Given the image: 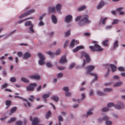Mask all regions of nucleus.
<instances>
[{"mask_svg": "<svg viewBox=\"0 0 125 125\" xmlns=\"http://www.w3.org/2000/svg\"><path fill=\"white\" fill-rule=\"evenodd\" d=\"M10 81L13 83L15 82L16 81V78L14 77H11L10 78Z\"/></svg>", "mask_w": 125, "mask_h": 125, "instance_id": "de8ad7c7", "label": "nucleus"}, {"mask_svg": "<svg viewBox=\"0 0 125 125\" xmlns=\"http://www.w3.org/2000/svg\"><path fill=\"white\" fill-rule=\"evenodd\" d=\"M81 57L83 58L84 56L85 58L86 62L89 63L90 61V59L89 57V55L85 52H81ZM86 61L85 59L83 60V62L82 66H84L85 64Z\"/></svg>", "mask_w": 125, "mask_h": 125, "instance_id": "7ed1b4c3", "label": "nucleus"}, {"mask_svg": "<svg viewBox=\"0 0 125 125\" xmlns=\"http://www.w3.org/2000/svg\"><path fill=\"white\" fill-rule=\"evenodd\" d=\"M17 109V107H15L12 108L10 110V113L9 114V115H11L12 113L16 111Z\"/></svg>", "mask_w": 125, "mask_h": 125, "instance_id": "393cba45", "label": "nucleus"}, {"mask_svg": "<svg viewBox=\"0 0 125 125\" xmlns=\"http://www.w3.org/2000/svg\"><path fill=\"white\" fill-rule=\"evenodd\" d=\"M11 103V101L9 100L5 102L6 105L8 106H9L10 105Z\"/></svg>", "mask_w": 125, "mask_h": 125, "instance_id": "a19ab883", "label": "nucleus"}, {"mask_svg": "<svg viewBox=\"0 0 125 125\" xmlns=\"http://www.w3.org/2000/svg\"><path fill=\"white\" fill-rule=\"evenodd\" d=\"M63 76V74L61 73H58L57 75V77L58 78L62 77Z\"/></svg>", "mask_w": 125, "mask_h": 125, "instance_id": "5fc2aeb1", "label": "nucleus"}, {"mask_svg": "<svg viewBox=\"0 0 125 125\" xmlns=\"http://www.w3.org/2000/svg\"><path fill=\"white\" fill-rule=\"evenodd\" d=\"M46 14H44L42 15H41L39 19V20L42 21V20L43 19L45 15Z\"/></svg>", "mask_w": 125, "mask_h": 125, "instance_id": "13d9d810", "label": "nucleus"}, {"mask_svg": "<svg viewBox=\"0 0 125 125\" xmlns=\"http://www.w3.org/2000/svg\"><path fill=\"white\" fill-rule=\"evenodd\" d=\"M35 12L34 10L33 9L30 10L28 11H26L24 13L22 14L19 17V19L22 18L27 16L31 14V13Z\"/></svg>", "mask_w": 125, "mask_h": 125, "instance_id": "39448f33", "label": "nucleus"}, {"mask_svg": "<svg viewBox=\"0 0 125 125\" xmlns=\"http://www.w3.org/2000/svg\"><path fill=\"white\" fill-rule=\"evenodd\" d=\"M74 63H72L69 66V68L70 69L72 68L74 66Z\"/></svg>", "mask_w": 125, "mask_h": 125, "instance_id": "69168bd1", "label": "nucleus"}, {"mask_svg": "<svg viewBox=\"0 0 125 125\" xmlns=\"http://www.w3.org/2000/svg\"><path fill=\"white\" fill-rule=\"evenodd\" d=\"M16 30H14L13 31L10 32L9 33V34L7 35V38H8L10 36H11L12 35L13 33H14L16 31Z\"/></svg>", "mask_w": 125, "mask_h": 125, "instance_id": "37998d69", "label": "nucleus"}, {"mask_svg": "<svg viewBox=\"0 0 125 125\" xmlns=\"http://www.w3.org/2000/svg\"><path fill=\"white\" fill-rule=\"evenodd\" d=\"M91 75H93L94 76V80H96L98 79V76L97 75H96L95 73H93L92 74H91Z\"/></svg>", "mask_w": 125, "mask_h": 125, "instance_id": "c03bdc74", "label": "nucleus"}, {"mask_svg": "<svg viewBox=\"0 0 125 125\" xmlns=\"http://www.w3.org/2000/svg\"><path fill=\"white\" fill-rule=\"evenodd\" d=\"M93 109L92 108L87 111L86 116L87 117L89 116L92 115L93 113Z\"/></svg>", "mask_w": 125, "mask_h": 125, "instance_id": "6ab92c4d", "label": "nucleus"}, {"mask_svg": "<svg viewBox=\"0 0 125 125\" xmlns=\"http://www.w3.org/2000/svg\"><path fill=\"white\" fill-rule=\"evenodd\" d=\"M63 90L66 92H68L69 91V88L67 87H65L63 88Z\"/></svg>", "mask_w": 125, "mask_h": 125, "instance_id": "a18cd8bd", "label": "nucleus"}, {"mask_svg": "<svg viewBox=\"0 0 125 125\" xmlns=\"http://www.w3.org/2000/svg\"><path fill=\"white\" fill-rule=\"evenodd\" d=\"M115 105V108L117 109H120L123 107L122 104L120 102H119L118 104Z\"/></svg>", "mask_w": 125, "mask_h": 125, "instance_id": "ddd939ff", "label": "nucleus"}, {"mask_svg": "<svg viewBox=\"0 0 125 125\" xmlns=\"http://www.w3.org/2000/svg\"><path fill=\"white\" fill-rule=\"evenodd\" d=\"M51 18L53 23L55 24H56L57 21L56 17L54 15H52L51 16Z\"/></svg>", "mask_w": 125, "mask_h": 125, "instance_id": "a211bd4d", "label": "nucleus"}, {"mask_svg": "<svg viewBox=\"0 0 125 125\" xmlns=\"http://www.w3.org/2000/svg\"><path fill=\"white\" fill-rule=\"evenodd\" d=\"M42 97L43 99H46L49 97V94H44L43 95Z\"/></svg>", "mask_w": 125, "mask_h": 125, "instance_id": "79ce46f5", "label": "nucleus"}, {"mask_svg": "<svg viewBox=\"0 0 125 125\" xmlns=\"http://www.w3.org/2000/svg\"><path fill=\"white\" fill-rule=\"evenodd\" d=\"M119 21L117 19H115L113 20V22L112 23V25H115Z\"/></svg>", "mask_w": 125, "mask_h": 125, "instance_id": "09e8293b", "label": "nucleus"}, {"mask_svg": "<svg viewBox=\"0 0 125 125\" xmlns=\"http://www.w3.org/2000/svg\"><path fill=\"white\" fill-rule=\"evenodd\" d=\"M104 120L106 121L108 120L109 119V118L106 116H104L103 118Z\"/></svg>", "mask_w": 125, "mask_h": 125, "instance_id": "052dcab7", "label": "nucleus"}, {"mask_svg": "<svg viewBox=\"0 0 125 125\" xmlns=\"http://www.w3.org/2000/svg\"><path fill=\"white\" fill-rule=\"evenodd\" d=\"M108 42V40H104L103 42H102V44L104 45L105 46H107Z\"/></svg>", "mask_w": 125, "mask_h": 125, "instance_id": "bb28decb", "label": "nucleus"}, {"mask_svg": "<svg viewBox=\"0 0 125 125\" xmlns=\"http://www.w3.org/2000/svg\"><path fill=\"white\" fill-rule=\"evenodd\" d=\"M92 43L94 44V46H90L89 48L92 51L100 52L103 50V49L97 44V42L95 41H92Z\"/></svg>", "mask_w": 125, "mask_h": 125, "instance_id": "f257e3e1", "label": "nucleus"}, {"mask_svg": "<svg viewBox=\"0 0 125 125\" xmlns=\"http://www.w3.org/2000/svg\"><path fill=\"white\" fill-rule=\"evenodd\" d=\"M31 18H27L25 19H23V20H21L20 21H18V22L19 23L21 24V23H22L24 21L26 20H28L29 19H31Z\"/></svg>", "mask_w": 125, "mask_h": 125, "instance_id": "7c9ffc66", "label": "nucleus"}, {"mask_svg": "<svg viewBox=\"0 0 125 125\" xmlns=\"http://www.w3.org/2000/svg\"><path fill=\"white\" fill-rule=\"evenodd\" d=\"M58 118L59 122H62L63 121L62 117L61 115H59L58 116Z\"/></svg>", "mask_w": 125, "mask_h": 125, "instance_id": "ea45409f", "label": "nucleus"}, {"mask_svg": "<svg viewBox=\"0 0 125 125\" xmlns=\"http://www.w3.org/2000/svg\"><path fill=\"white\" fill-rule=\"evenodd\" d=\"M47 53L49 55L51 56V57H52L53 55V54H52V52L50 51H49L47 52Z\"/></svg>", "mask_w": 125, "mask_h": 125, "instance_id": "0e129e2a", "label": "nucleus"}, {"mask_svg": "<svg viewBox=\"0 0 125 125\" xmlns=\"http://www.w3.org/2000/svg\"><path fill=\"white\" fill-rule=\"evenodd\" d=\"M122 82H118L113 85V87H117L120 86L122 84Z\"/></svg>", "mask_w": 125, "mask_h": 125, "instance_id": "412c9836", "label": "nucleus"}, {"mask_svg": "<svg viewBox=\"0 0 125 125\" xmlns=\"http://www.w3.org/2000/svg\"><path fill=\"white\" fill-rule=\"evenodd\" d=\"M90 21L88 19V17L87 15H84L82 16L81 19L78 23L80 26H82L86 24H89Z\"/></svg>", "mask_w": 125, "mask_h": 125, "instance_id": "f03ea898", "label": "nucleus"}, {"mask_svg": "<svg viewBox=\"0 0 125 125\" xmlns=\"http://www.w3.org/2000/svg\"><path fill=\"white\" fill-rule=\"evenodd\" d=\"M107 19V17L102 18L101 19V22L103 24H104L105 23V21Z\"/></svg>", "mask_w": 125, "mask_h": 125, "instance_id": "473e14b6", "label": "nucleus"}, {"mask_svg": "<svg viewBox=\"0 0 125 125\" xmlns=\"http://www.w3.org/2000/svg\"><path fill=\"white\" fill-rule=\"evenodd\" d=\"M106 125H111L112 124V122L108 120L105 121Z\"/></svg>", "mask_w": 125, "mask_h": 125, "instance_id": "58836bf2", "label": "nucleus"}, {"mask_svg": "<svg viewBox=\"0 0 125 125\" xmlns=\"http://www.w3.org/2000/svg\"><path fill=\"white\" fill-rule=\"evenodd\" d=\"M8 86L7 84L6 83H5L1 86V88L2 89H4L7 87Z\"/></svg>", "mask_w": 125, "mask_h": 125, "instance_id": "864d4df0", "label": "nucleus"}, {"mask_svg": "<svg viewBox=\"0 0 125 125\" xmlns=\"http://www.w3.org/2000/svg\"><path fill=\"white\" fill-rule=\"evenodd\" d=\"M38 56L39 58L38 61V63L39 64L42 65L44 63V60L45 59V56L41 53L38 54Z\"/></svg>", "mask_w": 125, "mask_h": 125, "instance_id": "20e7f679", "label": "nucleus"}, {"mask_svg": "<svg viewBox=\"0 0 125 125\" xmlns=\"http://www.w3.org/2000/svg\"><path fill=\"white\" fill-rule=\"evenodd\" d=\"M3 75L4 77H6L7 76V73L6 72V71L5 70H4L3 71Z\"/></svg>", "mask_w": 125, "mask_h": 125, "instance_id": "338daca9", "label": "nucleus"}, {"mask_svg": "<svg viewBox=\"0 0 125 125\" xmlns=\"http://www.w3.org/2000/svg\"><path fill=\"white\" fill-rule=\"evenodd\" d=\"M32 25L31 24V22L30 21H26L24 24L25 26H31Z\"/></svg>", "mask_w": 125, "mask_h": 125, "instance_id": "cd10ccee", "label": "nucleus"}, {"mask_svg": "<svg viewBox=\"0 0 125 125\" xmlns=\"http://www.w3.org/2000/svg\"><path fill=\"white\" fill-rule=\"evenodd\" d=\"M106 4V3L103 1H101L96 7L97 9L99 10L102 8Z\"/></svg>", "mask_w": 125, "mask_h": 125, "instance_id": "9d476101", "label": "nucleus"}, {"mask_svg": "<svg viewBox=\"0 0 125 125\" xmlns=\"http://www.w3.org/2000/svg\"><path fill=\"white\" fill-rule=\"evenodd\" d=\"M72 19L73 16L72 15H68L65 17L64 19V21L66 22L69 23L72 21Z\"/></svg>", "mask_w": 125, "mask_h": 125, "instance_id": "1a4fd4ad", "label": "nucleus"}, {"mask_svg": "<svg viewBox=\"0 0 125 125\" xmlns=\"http://www.w3.org/2000/svg\"><path fill=\"white\" fill-rule=\"evenodd\" d=\"M61 50L60 49L56 51L55 54L56 55H58L60 54Z\"/></svg>", "mask_w": 125, "mask_h": 125, "instance_id": "bf43d9fd", "label": "nucleus"}, {"mask_svg": "<svg viewBox=\"0 0 125 125\" xmlns=\"http://www.w3.org/2000/svg\"><path fill=\"white\" fill-rule=\"evenodd\" d=\"M46 66L49 67H51L52 66V65L51 63L49 62H48L46 64Z\"/></svg>", "mask_w": 125, "mask_h": 125, "instance_id": "680f3d73", "label": "nucleus"}, {"mask_svg": "<svg viewBox=\"0 0 125 125\" xmlns=\"http://www.w3.org/2000/svg\"><path fill=\"white\" fill-rule=\"evenodd\" d=\"M61 5L59 4H57L55 6L56 9L58 11L59 13L60 12V10L61 9Z\"/></svg>", "mask_w": 125, "mask_h": 125, "instance_id": "5701e85b", "label": "nucleus"}, {"mask_svg": "<svg viewBox=\"0 0 125 125\" xmlns=\"http://www.w3.org/2000/svg\"><path fill=\"white\" fill-rule=\"evenodd\" d=\"M30 120L32 122V124L33 125H42L38 124L40 122L39 119L37 118H34L32 119V117L31 116L30 117Z\"/></svg>", "mask_w": 125, "mask_h": 125, "instance_id": "0eeeda50", "label": "nucleus"}, {"mask_svg": "<svg viewBox=\"0 0 125 125\" xmlns=\"http://www.w3.org/2000/svg\"><path fill=\"white\" fill-rule=\"evenodd\" d=\"M16 120V118L15 117L11 118L8 121V122L9 123H11L15 121Z\"/></svg>", "mask_w": 125, "mask_h": 125, "instance_id": "e433bc0d", "label": "nucleus"}, {"mask_svg": "<svg viewBox=\"0 0 125 125\" xmlns=\"http://www.w3.org/2000/svg\"><path fill=\"white\" fill-rule=\"evenodd\" d=\"M118 69L120 71H123L124 70V68L122 67H119L118 68Z\"/></svg>", "mask_w": 125, "mask_h": 125, "instance_id": "3c124183", "label": "nucleus"}, {"mask_svg": "<svg viewBox=\"0 0 125 125\" xmlns=\"http://www.w3.org/2000/svg\"><path fill=\"white\" fill-rule=\"evenodd\" d=\"M52 99L56 102H57L59 100L58 98L56 96H53Z\"/></svg>", "mask_w": 125, "mask_h": 125, "instance_id": "4c0bfd02", "label": "nucleus"}, {"mask_svg": "<svg viewBox=\"0 0 125 125\" xmlns=\"http://www.w3.org/2000/svg\"><path fill=\"white\" fill-rule=\"evenodd\" d=\"M22 123V122L20 121H17L16 123V124L18 125H21Z\"/></svg>", "mask_w": 125, "mask_h": 125, "instance_id": "774afa93", "label": "nucleus"}, {"mask_svg": "<svg viewBox=\"0 0 125 125\" xmlns=\"http://www.w3.org/2000/svg\"><path fill=\"white\" fill-rule=\"evenodd\" d=\"M84 47L83 46H79L76 47L73 50V52H77L79 50L84 49Z\"/></svg>", "mask_w": 125, "mask_h": 125, "instance_id": "2eb2a0df", "label": "nucleus"}, {"mask_svg": "<svg viewBox=\"0 0 125 125\" xmlns=\"http://www.w3.org/2000/svg\"><path fill=\"white\" fill-rule=\"evenodd\" d=\"M118 46V42L117 40L114 41V44L113 48L114 49H115Z\"/></svg>", "mask_w": 125, "mask_h": 125, "instance_id": "4be33fe9", "label": "nucleus"}, {"mask_svg": "<svg viewBox=\"0 0 125 125\" xmlns=\"http://www.w3.org/2000/svg\"><path fill=\"white\" fill-rule=\"evenodd\" d=\"M95 66L93 65H89L87 66L86 67L87 73V74L90 75L93 73L91 72L93 71L95 68Z\"/></svg>", "mask_w": 125, "mask_h": 125, "instance_id": "423d86ee", "label": "nucleus"}, {"mask_svg": "<svg viewBox=\"0 0 125 125\" xmlns=\"http://www.w3.org/2000/svg\"><path fill=\"white\" fill-rule=\"evenodd\" d=\"M31 56V54L30 52H26L24 53L23 58L25 59L30 57Z\"/></svg>", "mask_w": 125, "mask_h": 125, "instance_id": "f3484780", "label": "nucleus"}, {"mask_svg": "<svg viewBox=\"0 0 125 125\" xmlns=\"http://www.w3.org/2000/svg\"><path fill=\"white\" fill-rule=\"evenodd\" d=\"M109 67L111 68V71L112 72H114L116 71V67L114 65L112 64H108Z\"/></svg>", "mask_w": 125, "mask_h": 125, "instance_id": "dca6fc26", "label": "nucleus"}, {"mask_svg": "<svg viewBox=\"0 0 125 125\" xmlns=\"http://www.w3.org/2000/svg\"><path fill=\"white\" fill-rule=\"evenodd\" d=\"M81 96L82 97L81 100H79L78 99H76L74 98L73 99V101L77 102V103H80V101L84 100L85 97V95L84 94H81Z\"/></svg>", "mask_w": 125, "mask_h": 125, "instance_id": "f8f14e48", "label": "nucleus"}, {"mask_svg": "<svg viewBox=\"0 0 125 125\" xmlns=\"http://www.w3.org/2000/svg\"><path fill=\"white\" fill-rule=\"evenodd\" d=\"M115 104L112 103L110 102L108 103L107 104V107L109 108L113 107H115Z\"/></svg>", "mask_w": 125, "mask_h": 125, "instance_id": "c756f323", "label": "nucleus"}, {"mask_svg": "<svg viewBox=\"0 0 125 125\" xmlns=\"http://www.w3.org/2000/svg\"><path fill=\"white\" fill-rule=\"evenodd\" d=\"M112 89L111 88H105L104 90V92H108L112 91Z\"/></svg>", "mask_w": 125, "mask_h": 125, "instance_id": "b1692460", "label": "nucleus"}, {"mask_svg": "<svg viewBox=\"0 0 125 125\" xmlns=\"http://www.w3.org/2000/svg\"><path fill=\"white\" fill-rule=\"evenodd\" d=\"M78 42V41H77V40L75 41L74 39H73L72 41L71 42L70 46L73 47L74 46L75 43L76 44H77Z\"/></svg>", "mask_w": 125, "mask_h": 125, "instance_id": "aec40b11", "label": "nucleus"}, {"mask_svg": "<svg viewBox=\"0 0 125 125\" xmlns=\"http://www.w3.org/2000/svg\"><path fill=\"white\" fill-rule=\"evenodd\" d=\"M28 77L31 79L38 80L40 78V76L36 75H29Z\"/></svg>", "mask_w": 125, "mask_h": 125, "instance_id": "9b49d317", "label": "nucleus"}, {"mask_svg": "<svg viewBox=\"0 0 125 125\" xmlns=\"http://www.w3.org/2000/svg\"><path fill=\"white\" fill-rule=\"evenodd\" d=\"M51 114L50 111H48L46 114L45 118L47 119L49 118L50 117Z\"/></svg>", "mask_w": 125, "mask_h": 125, "instance_id": "c85d7f7f", "label": "nucleus"}, {"mask_svg": "<svg viewBox=\"0 0 125 125\" xmlns=\"http://www.w3.org/2000/svg\"><path fill=\"white\" fill-rule=\"evenodd\" d=\"M82 17L81 16H79L76 17L75 21H77L80 19H81Z\"/></svg>", "mask_w": 125, "mask_h": 125, "instance_id": "4d7b16f0", "label": "nucleus"}, {"mask_svg": "<svg viewBox=\"0 0 125 125\" xmlns=\"http://www.w3.org/2000/svg\"><path fill=\"white\" fill-rule=\"evenodd\" d=\"M86 7L85 6H83L80 7L78 9V10L79 11H81L85 9Z\"/></svg>", "mask_w": 125, "mask_h": 125, "instance_id": "72a5a7b5", "label": "nucleus"}, {"mask_svg": "<svg viewBox=\"0 0 125 125\" xmlns=\"http://www.w3.org/2000/svg\"><path fill=\"white\" fill-rule=\"evenodd\" d=\"M35 99L33 95H31L30 98L29 99V100L31 101H32L33 100Z\"/></svg>", "mask_w": 125, "mask_h": 125, "instance_id": "603ef678", "label": "nucleus"}, {"mask_svg": "<svg viewBox=\"0 0 125 125\" xmlns=\"http://www.w3.org/2000/svg\"><path fill=\"white\" fill-rule=\"evenodd\" d=\"M17 54L18 56L20 57L22 56V53L21 52H18L17 53Z\"/></svg>", "mask_w": 125, "mask_h": 125, "instance_id": "e2e57ef3", "label": "nucleus"}, {"mask_svg": "<svg viewBox=\"0 0 125 125\" xmlns=\"http://www.w3.org/2000/svg\"><path fill=\"white\" fill-rule=\"evenodd\" d=\"M96 93L97 94L99 95H103L104 94V93L99 91H97Z\"/></svg>", "mask_w": 125, "mask_h": 125, "instance_id": "49530a36", "label": "nucleus"}, {"mask_svg": "<svg viewBox=\"0 0 125 125\" xmlns=\"http://www.w3.org/2000/svg\"><path fill=\"white\" fill-rule=\"evenodd\" d=\"M109 108L107 107H104L102 109V111L103 112H106L108 110Z\"/></svg>", "mask_w": 125, "mask_h": 125, "instance_id": "6e6d98bb", "label": "nucleus"}, {"mask_svg": "<svg viewBox=\"0 0 125 125\" xmlns=\"http://www.w3.org/2000/svg\"><path fill=\"white\" fill-rule=\"evenodd\" d=\"M71 34V31L70 30H68L65 33V36L68 37Z\"/></svg>", "mask_w": 125, "mask_h": 125, "instance_id": "f704fd0d", "label": "nucleus"}, {"mask_svg": "<svg viewBox=\"0 0 125 125\" xmlns=\"http://www.w3.org/2000/svg\"><path fill=\"white\" fill-rule=\"evenodd\" d=\"M112 27L111 25L107 26L105 27V30H108L111 29Z\"/></svg>", "mask_w": 125, "mask_h": 125, "instance_id": "8fccbe9b", "label": "nucleus"}, {"mask_svg": "<svg viewBox=\"0 0 125 125\" xmlns=\"http://www.w3.org/2000/svg\"><path fill=\"white\" fill-rule=\"evenodd\" d=\"M33 25H32L31 26H30L29 28V30L30 31V33H33L34 32V31L33 29Z\"/></svg>", "mask_w": 125, "mask_h": 125, "instance_id": "c9c22d12", "label": "nucleus"}, {"mask_svg": "<svg viewBox=\"0 0 125 125\" xmlns=\"http://www.w3.org/2000/svg\"><path fill=\"white\" fill-rule=\"evenodd\" d=\"M67 62L65 56H62L60 60V62L61 63H64Z\"/></svg>", "mask_w": 125, "mask_h": 125, "instance_id": "4468645a", "label": "nucleus"}, {"mask_svg": "<svg viewBox=\"0 0 125 125\" xmlns=\"http://www.w3.org/2000/svg\"><path fill=\"white\" fill-rule=\"evenodd\" d=\"M37 86L36 83H31L30 85L26 87V89L28 91H33L34 88Z\"/></svg>", "mask_w": 125, "mask_h": 125, "instance_id": "6e6552de", "label": "nucleus"}, {"mask_svg": "<svg viewBox=\"0 0 125 125\" xmlns=\"http://www.w3.org/2000/svg\"><path fill=\"white\" fill-rule=\"evenodd\" d=\"M49 11L52 12H54L55 11V9L54 7L53 6H51L49 8Z\"/></svg>", "mask_w": 125, "mask_h": 125, "instance_id": "2f4dec72", "label": "nucleus"}, {"mask_svg": "<svg viewBox=\"0 0 125 125\" xmlns=\"http://www.w3.org/2000/svg\"><path fill=\"white\" fill-rule=\"evenodd\" d=\"M21 80L24 83H28L29 82V81L28 79L24 77H21Z\"/></svg>", "mask_w": 125, "mask_h": 125, "instance_id": "a878e982", "label": "nucleus"}]
</instances>
